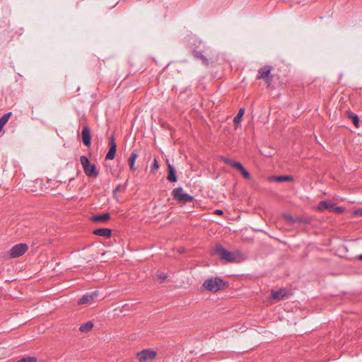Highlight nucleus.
Returning a JSON list of instances; mask_svg holds the SVG:
<instances>
[{
  "label": "nucleus",
  "instance_id": "nucleus-1",
  "mask_svg": "<svg viewBox=\"0 0 362 362\" xmlns=\"http://www.w3.org/2000/svg\"><path fill=\"white\" fill-rule=\"evenodd\" d=\"M212 255H217L221 260H223L226 262H233L236 259L235 253L227 250L221 244L215 245L214 248L211 252Z\"/></svg>",
  "mask_w": 362,
  "mask_h": 362
},
{
  "label": "nucleus",
  "instance_id": "nucleus-2",
  "mask_svg": "<svg viewBox=\"0 0 362 362\" xmlns=\"http://www.w3.org/2000/svg\"><path fill=\"white\" fill-rule=\"evenodd\" d=\"M202 286L207 291L217 292L224 289L227 286V283L219 277H215L205 280Z\"/></svg>",
  "mask_w": 362,
  "mask_h": 362
},
{
  "label": "nucleus",
  "instance_id": "nucleus-3",
  "mask_svg": "<svg viewBox=\"0 0 362 362\" xmlns=\"http://www.w3.org/2000/svg\"><path fill=\"white\" fill-rule=\"evenodd\" d=\"M80 162L83 166L85 174L89 177H96L98 175V171L94 164H90L88 158L86 156L80 157Z\"/></svg>",
  "mask_w": 362,
  "mask_h": 362
},
{
  "label": "nucleus",
  "instance_id": "nucleus-4",
  "mask_svg": "<svg viewBox=\"0 0 362 362\" xmlns=\"http://www.w3.org/2000/svg\"><path fill=\"white\" fill-rule=\"evenodd\" d=\"M174 199L179 203L186 204L194 200V197L189 194L184 192L182 187H179L174 189L172 192Z\"/></svg>",
  "mask_w": 362,
  "mask_h": 362
},
{
  "label": "nucleus",
  "instance_id": "nucleus-5",
  "mask_svg": "<svg viewBox=\"0 0 362 362\" xmlns=\"http://www.w3.org/2000/svg\"><path fill=\"white\" fill-rule=\"evenodd\" d=\"M157 354V351L146 349L137 352L136 358L139 362H151L156 359Z\"/></svg>",
  "mask_w": 362,
  "mask_h": 362
},
{
  "label": "nucleus",
  "instance_id": "nucleus-6",
  "mask_svg": "<svg viewBox=\"0 0 362 362\" xmlns=\"http://www.w3.org/2000/svg\"><path fill=\"white\" fill-rule=\"evenodd\" d=\"M272 69V66L269 65L259 68L256 78L263 79L267 84V86H269L273 81V76L271 74Z\"/></svg>",
  "mask_w": 362,
  "mask_h": 362
},
{
  "label": "nucleus",
  "instance_id": "nucleus-7",
  "mask_svg": "<svg viewBox=\"0 0 362 362\" xmlns=\"http://www.w3.org/2000/svg\"><path fill=\"white\" fill-rule=\"evenodd\" d=\"M28 250V247L25 243H20L14 245L9 251L11 258H16L22 256Z\"/></svg>",
  "mask_w": 362,
  "mask_h": 362
},
{
  "label": "nucleus",
  "instance_id": "nucleus-8",
  "mask_svg": "<svg viewBox=\"0 0 362 362\" xmlns=\"http://www.w3.org/2000/svg\"><path fill=\"white\" fill-rule=\"evenodd\" d=\"M289 295V291L286 288H282L277 291H273L271 297L274 300L279 301L287 298Z\"/></svg>",
  "mask_w": 362,
  "mask_h": 362
},
{
  "label": "nucleus",
  "instance_id": "nucleus-9",
  "mask_svg": "<svg viewBox=\"0 0 362 362\" xmlns=\"http://www.w3.org/2000/svg\"><path fill=\"white\" fill-rule=\"evenodd\" d=\"M117 151V144L115 141V138L112 136L110 138V149L106 154L105 159L106 160H112L115 158V153Z\"/></svg>",
  "mask_w": 362,
  "mask_h": 362
},
{
  "label": "nucleus",
  "instance_id": "nucleus-10",
  "mask_svg": "<svg viewBox=\"0 0 362 362\" xmlns=\"http://www.w3.org/2000/svg\"><path fill=\"white\" fill-rule=\"evenodd\" d=\"M166 163L168 165V176L167 179L170 182H177L176 171L175 168L170 163L168 159H166Z\"/></svg>",
  "mask_w": 362,
  "mask_h": 362
},
{
  "label": "nucleus",
  "instance_id": "nucleus-11",
  "mask_svg": "<svg viewBox=\"0 0 362 362\" xmlns=\"http://www.w3.org/2000/svg\"><path fill=\"white\" fill-rule=\"evenodd\" d=\"M99 292L98 291H95L90 293H87L83 295L79 300L78 303L79 305L86 304L91 302L95 298L98 296Z\"/></svg>",
  "mask_w": 362,
  "mask_h": 362
},
{
  "label": "nucleus",
  "instance_id": "nucleus-12",
  "mask_svg": "<svg viewBox=\"0 0 362 362\" xmlns=\"http://www.w3.org/2000/svg\"><path fill=\"white\" fill-rule=\"evenodd\" d=\"M81 137H82V141H83V143L84 144V145L86 146H90L91 136H90V130L88 127L86 126L83 128L82 132H81Z\"/></svg>",
  "mask_w": 362,
  "mask_h": 362
},
{
  "label": "nucleus",
  "instance_id": "nucleus-13",
  "mask_svg": "<svg viewBox=\"0 0 362 362\" xmlns=\"http://www.w3.org/2000/svg\"><path fill=\"white\" fill-rule=\"evenodd\" d=\"M345 115L347 118L351 119L355 127L358 128L360 126V119L356 114L351 111L350 110H347L345 112Z\"/></svg>",
  "mask_w": 362,
  "mask_h": 362
},
{
  "label": "nucleus",
  "instance_id": "nucleus-14",
  "mask_svg": "<svg viewBox=\"0 0 362 362\" xmlns=\"http://www.w3.org/2000/svg\"><path fill=\"white\" fill-rule=\"evenodd\" d=\"M111 230L107 228H98L93 230L94 235L108 238L111 236Z\"/></svg>",
  "mask_w": 362,
  "mask_h": 362
},
{
  "label": "nucleus",
  "instance_id": "nucleus-15",
  "mask_svg": "<svg viewBox=\"0 0 362 362\" xmlns=\"http://www.w3.org/2000/svg\"><path fill=\"white\" fill-rule=\"evenodd\" d=\"M334 206V203L329 201L322 200L320 201L317 206V209L318 211H323L325 209H329L330 211L332 210V207Z\"/></svg>",
  "mask_w": 362,
  "mask_h": 362
},
{
  "label": "nucleus",
  "instance_id": "nucleus-16",
  "mask_svg": "<svg viewBox=\"0 0 362 362\" xmlns=\"http://www.w3.org/2000/svg\"><path fill=\"white\" fill-rule=\"evenodd\" d=\"M192 55L195 59L201 60L205 66H209V59L202 52L194 49L192 51Z\"/></svg>",
  "mask_w": 362,
  "mask_h": 362
},
{
  "label": "nucleus",
  "instance_id": "nucleus-17",
  "mask_svg": "<svg viewBox=\"0 0 362 362\" xmlns=\"http://www.w3.org/2000/svg\"><path fill=\"white\" fill-rule=\"evenodd\" d=\"M110 218L109 213H105L103 214L94 215L90 217V220L94 222H105L108 221Z\"/></svg>",
  "mask_w": 362,
  "mask_h": 362
},
{
  "label": "nucleus",
  "instance_id": "nucleus-18",
  "mask_svg": "<svg viewBox=\"0 0 362 362\" xmlns=\"http://www.w3.org/2000/svg\"><path fill=\"white\" fill-rule=\"evenodd\" d=\"M270 180L277 182H291L293 180V177L291 175H277L272 177Z\"/></svg>",
  "mask_w": 362,
  "mask_h": 362
},
{
  "label": "nucleus",
  "instance_id": "nucleus-19",
  "mask_svg": "<svg viewBox=\"0 0 362 362\" xmlns=\"http://www.w3.org/2000/svg\"><path fill=\"white\" fill-rule=\"evenodd\" d=\"M245 113V109L244 108H240L238 110V114L233 119V124L235 129H237L242 120V117Z\"/></svg>",
  "mask_w": 362,
  "mask_h": 362
},
{
  "label": "nucleus",
  "instance_id": "nucleus-20",
  "mask_svg": "<svg viewBox=\"0 0 362 362\" xmlns=\"http://www.w3.org/2000/svg\"><path fill=\"white\" fill-rule=\"evenodd\" d=\"M222 160L224 162V163L237 169L238 170L241 168V166H243L240 163L234 161L227 158H223Z\"/></svg>",
  "mask_w": 362,
  "mask_h": 362
},
{
  "label": "nucleus",
  "instance_id": "nucleus-21",
  "mask_svg": "<svg viewBox=\"0 0 362 362\" xmlns=\"http://www.w3.org/2000/svg\"><path fill=\"white\" fill-rule=\"evenodd\" d=\"M138 157V154L136 151H133L129 159H128V163H129V168L132 170H134L135 168H134V162L136 160V159Z\"/></svg>",
  "mask_w": 362,
  "mask_h": 362
},
{
  "label": "nucleus",
  "instance_id": "nucleus-22",
  "mask_svg": "<svg viewBox=\"0 0 362 362\" xmlns=\"http://www.w3.org/2000/svg\"><path fill=\"white\" fill-rule=\"evenodd\" d=\"M93 327V324L91 322H87L86 323L82 324L79 327V331L81 332H88Z\"/></svg>",
  "mask_w": 362,
  "mask_h": 362
},
{
  "label": "nucleus",
  "instance_id": "nucleus-23",
  "mask_svg": "<svg viewBox=\"0 0 362 362\" xmlns=\"http://www.w3.org/2000/svg\"><path fill=\"white\" fill-rule=\"evenodd\" d=\"M332 211L336 213V214H341L342 213H344V209L343 207H341V206H335L334 205L332 207Z\"/></svg>",
  "mask_w": 362,
  "mask_h": 362
},
{
  "label": "nucleus",
  "instance_id": "nucleus-24",
  "mask_svg": "<svg viewBox=\"0 0 362 362\" xmlns=\"http://www.w3.org/2000/svg\"><path fill=\"white\" fill-rule=\"evenodd\" d=\"M240 173L243 175V176L245 178H246V179L250 178V173L246 169L243 170Z\"/></svg>",
  "mask_w": 362,
  "mask_h": 362
},
{
  "label": "nucleus",
  "instance_id": "nucleus-25",
  "mask_svg": "<svg viewBox=\"0 0 362 362\" xmlns=\"http://www.w3.org/2000/svg\"><path fill=\"white\" fill-rule=\"evenodd\" d=\"M125 187L121 185H119L113 191V194H115L117 192L119 191L121 189H124Z\"/></svg>",
  "mask_w": 362,
  "mask_h": 362
},
{
  "label": "nucleus",
  "instance_id": "nucleus-26",
  "mask_svg": "<svg viewBox=\"0 0 362 362\" xmlns=\"http://www.w3.org/2000/svg\"><path fill=\"white\" fill-rule=\"evenodd\" d=\"M284 217L286 220H288L291 222H294V219L291 215L286 214V215H284Z\"/></svg>",
  "mask_w": 362,
  "mask_h": 362
},
{
  "label": "nucleus",
  "instance_id": "nucleus-27",
  "mask_svg": "<svg viewBox=\"0 0 362 362\" xmlns=\"http://www.w3.org/2000/svg\"><path fill=\"white\" fill-rule=\"evenodd\" d=\"M153 167L154 168H158V161L157 160L156 158H154Z\"/></svg>",
  "mask_w": 362,
  "mask_h": 362
},
{
  "label": "nucleus",
  "instance_id": "nucleus-28",
  "mask_svg": "<svg viewBox=\"0 0 362 362\" xmlns=\"http://www.w3.org/2000/svg\"><path fill=\"white\" fill-rule=\"evenodd\" d=\"M355 214L362 216V209H359L355 211Z\"/></svg>",
  "mask_w": 362,
  "mask_h": 362
},
{
  "label": "nucleus",
  "instance_id": "nucleus-29",
  "mask_svg": "<svg viewBox=\"0 0 362 362\" xmlns=\"http://www.w3.org/2000/svg\"><path fill=\"white\" fill-rule=\"evenodd\" d=\"M166 278H167V276L165 274L160 273V280H162V281H163L165 279H166Z\"/></svg>",
  "mask_w": 362,
  "mask_h": 362
},
{
  "label": "nucleus",
  "instance_id": "nucleus-30",
  "mask_svg": "<svg viewBox=\"0 0 362 362\" xmlns=\"http://www.w3.org/2000/svg\"><path fill=\"white\" fill-rule=\"evenodd\" d=\"M214 213H215V214H217V215H223V211L221 209H216Z\"/></svg>",
  "mask_w": 362,
  "mask_h": 362
},
{
  "label": "nucleus",
  "instance_id": "nucleus-31",
  "mask_svg": "<svg viewBox=\"0 0 362 362\" xmlns=\"http://www.w3.org/2000/svg\"><path fill=\"white\" fill-rule=\"evenodd\" d=\"M245 168H244V166H241V168L238 170V171H240V173L244 170Z\"/></svg>",
  "mask_w": 362,
  "mask_h": 362
},
{
  "label": "nucleus",
  "instance_id": "nucleus-32",
  "mask_svg": "<svg viewBox=\"0 0 362 362\" xmlns=\"http://www.w3.org/2000/svg\"><path fill=\"white\" fill-rule=\"evenodd\" d=\"M173 360V358L170 357V358H168V359L166 360V362H170V361H171Z\"/></svg>",
  "mask_w": 362,
  "mask_h": 362
},
{
  "label": "nucleus",
  "instance_id": "nucleus-33",
  "mask_svg": "<svg viewBox=\"0 0 362 362\" xmlns=\"http://www.w3.org/2000/svg\"><path fill=\"white\" fill-rule=\"evenodd\" d=\"M358 259L362 260V255H358Z\"/></svg>",
  "mask_w": 362,
  "mask_h": 362
}]
</instances>
